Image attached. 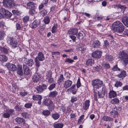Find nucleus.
<instances>
[{
    "mask_svg": "<svg viewBox=\"0 0 128 128\" xmlns=\"http://www.w3.org/2000/svg\"><path fill=\"white\" fill-rule=\"evenodd\" d=\"M112 27V30L117 33H121L124 29V27L122 24L119 21L114 23Z\"/></svg>",
    "mask_w": 128,
    "mask_h": 128,
    "instance_id": "f257e3e1",
    "label": "nucleus"
},
{
    "mask_svg": "<svg viewBox=\"0 0 128 128\" xmlns=\"http://www.w3.org/2000/svg\"><path fill=\"white\" fill-rule=\"evenodd\" d=\"M119 57L124 65H126L127 64H128V54L127 53L125 52L124 51L120 52Z\"/></svg>",
    "mask_w": 128,
    "mask_h": 128,
    "instance_id": "f03ea898",
    "label": "nucleus"
},
{
    "mask_svg": "<svg viewBox=\"0 0 128 128\" xmlns=\"http://www.w3.org/2000/svg\"><path fill=\"white\" fill-rule=\"evenodd\" d=\"M43 104L44 105L48 107L49 108H53L54 106L51 100L49 98H46L43 100Z\"/></svg>",
    "mask_w": 128,
    "mask_h": 128,
    "instance_id": "7ed1b4c3",
    "label": "nucleus"
},
{
    "mask_svg": "<svg viewBox=\"0 0 128 128\" xmlns=\"http://www.w3.org/2000/svg\"><path fill=\"white\" fill-rule=\"evenodd\" d=\"M7 41L8 44L13 48L17 46L18 44L16 39L13 37H9L8 38Z\"/></svg>",
    "mask_w": 128,
    "mask_h": 128,
    "instance_id": "20e7f679",
    "label": "nucleus"
},
{
    "mask_svg": "<svg viewBox=\"0 0 128 128\" xmlns=\"http://www.w3.org/2000/svg\"><path fill=\"white\" fill-rule=\"evenodd\" d=\"M92 85L94 88H99L102 85L103 82L102 81L99 80H95L92 81Z\"/></svg>",
    "mask_w": 128,
    "mask_h": 128,
    "instance_id": "39448f33",
    "label": "nucleus"
},
{
    "mask_svg": "<svg viewBox=\"0 0 128 128\" xmlns=\"http://www.w3.org/2000/svg\"><path fill=\"white\" fill-rule=\"evenodd\" d=\"M14 112V110L12 109H8L6 110L2 116L4 118H8Z\"/></svg>",
    "mask_w": 128,
    "mask_h": 128,
    "instance_id": "423d86ee",
    "label": "nucleus"
},
{
    "mask_svg": "<svg viewBox=\"0 0 128 128\" xmlns=\"http://www.w3.org/2000/svg\"><path fill=\"white\" fill-rule=\"evenodd\" d=\"M47 88L46 85L44 84H42V85H39L37 86L36 89L37 90V93L38 94H41L43 92V91L46 90Z\"/></svg>",
    "mask_w": 128,
    "mask_h": 128,
    "instance_id": "0eeeda50",
    "label": "nucleus"
},
{
    "mask_svg": "<svg viewBox=\"0 0 128 128\" xmlns=\"http://www.w3.org/2000/svg\"><path fill=\"white\" fill-rule=\"evenodd\" d=\"M102 52L100 50H96L92 54V56L96 58H100L102 55Z\"/></svg>",
    "mask_w": 128,
    "mask_h": 128,
    "instance_id": "6e6552de",
    "label": "nucleus"
},
{
    "mask_svg": "<svg viewBox=\"0 0 128 128\" xmlns=\"http://www.w3.org/2000/svg\"><path fill=\"white\" fill-rule=\"evenodd\" d=\"M12 0H3V3L4 6L6 7L11 8L12 6Z\"/></svg>",
    "mask_w": 128,
    "mask_h": 128,
    "instance_id": "1a4fd4ad",
    "label": "nucleus"
},
{
    "mask_svg": "<svg viewBox=\"0 0 128 128\" xmlns=\"http://www.w3.org/2000/svg\"><path fill=\"white\" fill-rule=\"evenodd\" d=\"M40 23V21L39 20H34L30 26V27L32 29L34 28L38 27Z\"/></svg>",
    "mask_w": 128,
    "mask_h": 128,
    "instance_id": "9d476101",
    "label": "nucleus"
},
{
    "mask_svg": "<svg viewBox=\"0 0 128 128\" xmlns=\"http://www.w3.org/2000/svg\"><path fill=\"white\" fill-rule=\"evenodd\" d=\"M0 11L3 14L7 17H10L12 15V14L11 12L4 8H1L0 9Z\"/></svg>",
    "mask_w": 128,
    "mask_h": 128,
    "instance_id": "9b49d317",
    "label": "nucleus"
},
{
    "mask_svg": "<svg viewBox=\"0 0 128 128\" xmlns=\"http://www.w3.org/2000/svg\"><path fill=\"white\" fill-rule=\"evenodd\" d=\"M6 66L7 68L9 70L14 71L16 70L17 68L14 64L10 63H7L6 64Z\"/></svg>",
    "mask_w": 128,
    "mask_h": 128,
    "instance_id": "f8f14e48",
    "label": "nucleus"
},
{
    "mask_svg": "<svg viewBox=\"0 0 128 128\" xmlns=\"http://www.w3.org/2000/svg\"><path fill=\"white\" fill-rule=\"evenodd\" d=\"M32 98L34 100H38V104H41V101L42 98L41 96L40 95H35L33 96Z\"/></svg>",
    "mask_w": 128,
    "mask_h": 128,
    "instance_id": "ddd939ff",
    "label": "nucleus"
},
{
    "mask_svg": "<svg viewBox=\"0 0 128 128\" xmlns=\"http://www.w3.org/2000/svg\"><path fill=\"white\" fill-rule=\"evenodd\" d=\"M17 72L18 74L20 75H22L23 74V71L22 65L18 64L17 65Z\"/></svg>",
    "mask_w": 128,
    "mask_h": 128,
    "instance_id": "4468645a",
    "label": "nucleus"
},
{
    "mask_svg": "<svg viewBox=\"0 0 128 128\" xmlns=\"http://www.w3.org/2000/svg\"><path fill=\"white\" fill-rule=\"evenodd\" d=\"M72 82L71 80H68L65 82L64 86L65 89H67L70 87L72 85Z\"/></svg>",
    "mask_w": 128,
    "mask_h": 128,
    "instance_id": "2eb2a0df",
    "label": "nucleus"
},
{
    "mask_svg": "<svg viewBox=\"0 0 128 128\" xmlns=\"http://www.w3.org/2000/svg\"><path fill=\"white\" fill-rule=\"evenodd\" d=\"M90 105V100H86L83 104V108L84 110H87L88 109Z\"/></svg>",
    "mask_w": 128,
    "mask_h": 128,
    "instance_id": "dca6fc26",
    "label": "nucleus"
},
{
    "mask_svg": "<svg viewBox=\"0 0 128 128\" xmlns=\"http://www.w3.org/2000/svg\"><path fill=\"white\" fill-rule=\"evenodd\" d=\"M105 90L104 88H102V90H100L98 91V98H103L105 96Z\"/></svg>",
    "mask_w": 128,
    "mask_h": 128,
    "instance_id": "f3484780",
    "label": "nucleus"
},
{
    "mask_svg": "<svg viewBox=\"0 0 128 128\" xmlns=\"http://www.w3.org/2000/svg\"><path fill=\"white\" fill-rule=\"evenodd\" d=\"M36 58H37V60L40 61H42L45 59L44 54L41 52H39L38 54V56Z\"/></svg>",
    "mask_w": 128,
    "mask_h": 128,
    "instance_id": "a211bd4d",
    "label": "nucleus"
},
{
    "mask_svg": "<svg viewBox=\"0 0 128 128\" xmlns=\"http://www.w3.org/2000/svg\"><path fill=\"white\" fill-rule=\"evenodd\" d=\"M100 46V43L98 40H95L92 43V46L94 48H99Z\"/></svg>",
    "mask_w": 128,
    "mask_h": 128,
    "instance_id": "6ab92c4d",
    "label": "nucleus"
},
{
    "mask_svg": "<svg viewBox=\"0 0 128 128\" xmlns=\"http://www.w3.org/2000/svg\"><path fill=\"white\" fill-rule=\"evenodd\" d=\"M25 63L26 64L30 66H32L34 64V62L32 59L27 58L25 60Z\"/></svg>",
    "mask_w": 128,
    "mask_h": 128,
    "instance_id": "aec40b11",
    "label": "nucleus"
},
{
    "mask_svg": "<svg viewBox=\"0 0 128 128\" xmlns=\"http://www.w3.org/2000/svg\"><path fill=\"white\" fill-rule=\"evenodd\" d=\"M15 121L17 123L21 125L25 122V121L23 118L18 117L16 118Z\"/></svg>",
    "mask_w": 128,
    "mask_h": 128,
    "instance_id": "412c9836",
    "label": "nucleus"
},
{
    "mask_svg": "<svg viewBox=\"0 0 128 128\" xmlns=\"http://www.w3.org/2000/svg\"><path fill=\"white\" fill-rule=\"evenodd\" d=\"M78 32L77 29L76 28L70 29L68 31L69 34L72 35H76Z\"/></svg>",
    "mask_w": 128,
    "mask_h": 128,
    "instance_id": "4be33fe9",
    "label": "nucleus"
},
{
    "mask_svg": "<svg viewBox=\"0 0 128 128\" xmlns=\"http://www.w3.org/2000/svg\"><path fill=\"white\" fill-rule=\"evenodd\" d=\"M116 92L113 90L110 91L109 93L108 96L110 98H114L116 97Z\"/></svg>",
    "mask_w": 128,
    "mask_h": 128,
    "instance_id": "5701e85b",
    "label": "nucleus"
},
{
    "mask_svg": "<svg viewBox=\"0 0 128 128\" xmlns=\"http://www.w3.org/2000/svg\"><path fill=\"white\" fill-rule=\"evenodd\" d=\"M23 66L24 74L26 75L28 74L30 72V71L28 67L25 64H24Z\"/></svg>",
    "mask_w": 128,
    "mask_h": 128,
    "instance_id": "b1692460",
    "label": "nucleus"
},
{
    "mask_svg": "<svg viewBox=\"0 0 128 128\" xmlns=\"http://www.w3.org/2000/svg\"><path fill=\"white\" fill-rule=\"evenodd\" d=\"M58 94V92L54 90L50 92L49 94V96L50 97L54 98L56 97Z\"/></svg>",
    "mask_w": 128,
    "mask_h": 128,
    "instance_id": "393cba45",
    "label": "nucleus"
},
{
    "mask_svg": "<svg viewBox=\"0 0 128 128\" xmlns=\"http://www.w3.org/2000/svg\"><path fill=\"white\" fill-rule=\"evenodd\" d=\"M114 8H120L121 9L123 10H125L126 8V7L125 5H122L121 4H116L115 5H114Z\"/></svg>",
    "mask_w": 128,
    "mask_h": 128,
    "instance_id": "a878e982",
    "label": "nucleus"
},
{
    "mask_svg": "<svg viewBox=\"0 0 128 128\" xmlns=\"http://www.w3.org/2000/svg\"><path fill=\"white\" fill-rule=\"evenodd\" d=\"M27 8L28 9H31L34 8H36L34 3L32 2H30L27 4Z\"/></svg>",
    "mask_w": 128,
    "mask_h": 128,
    "instance_id": "bb28decb",
    "label": "nucleus"
},
{
    "mask_svg": "<svg viewBox=\"0 0 128 128\" xmlns=\"http://www.w3.org/2000/svg\"><path fill=\"white\" fill-rule=\"evenodd\" d=\"M114 110H113L110 112V114L111 116L114 117L115 116H118V113L117 111L115 110V109L116 110H118L117 108H114Z\"/></svg>",
    "mask_w": 128,
    "mask_h": 128,
    "instance_id": "cd10ccee",
    "label": "nucleus"
},
{
    "mask_svg": "<svg viewBox=\"0 0 128 128\" xmlns=\"http://www.w3.org/2000/svg\"><path fill=\"white\" fill-rule=\"evenodd\" d=\"M126 71L123 70L121 71L120 74L117 75V76L119 78H123L126 77Z\"/></svg>",
    "mask_w": 128,
    "mask_h": 128,
    "instance_id": "c85d7f7f",
    "label": "nucleus"
},
{
    "mask_svg": "<svg viewBox=\"0 0 128 128\" xmlns=\"http://www.w3.org/2000/svg\"><path fill=\"white\" fill-rule=\"evenodd\" d=\"M102 119L104 121H111L113 120L114 119L112 118L107 116H104L102 117Z\"/></svg>",
    "mask_w": 128,
    "mask_h": 128,
    "instance_id": "c756f323",
    "label": "nucleus"
},
{
    "mask_svg": "<svg viewBox=\"0 0 128 128\" xmlns=\"http://www.w3.org/2000/svg\"><path fill=\"white\" fill-rule=\"evenodd\" d=\"M47 78L48 80V82L49 84H52L54 82V79L52 77L51 74L48 75V76Z\"/></svg>",
    "mask_w": 128,
    "mask_h": 128,
    "instance_id": "7c9ffc66",
    "label": "nucleus"
},
{
    "mask_svg": "<svg viewBox=\"0 0 128 128\" xmlns=\"http://www.w3.org/2000/svg\"><path fill=\"white\" fill-rule=\"evenodd\" d=\"M94 61L91 59H89L86 62V64L89 67L94 63Z\"/></svg>",
    "mask_w": 128,
    "mask_h": 128,
    "instance_id": "2f4dec72",
    "label": "nucleus"
},
{
    "mask_svg": "<svg viewBox=\"0 0 128 128\" xmlns=\"http://www.w3.org/2000/svg\"><path fill=\"white\" fill-rule=\"evenodd\" d=\"M43 21L45 24H48L50 22V19L48 16H46L44 18Z\"/></svg>",
    "mask_w": 128,
    "mask_h": 128,
    "instance_id": "473e14b6",
    "label": "nucleus"
},
{
    "mask_svg": "<svg viewBox=\"0 0 128 128\" xmlns=\"http://www.w3.org/2000/svg\"><path fill=\"white\" fill-rule=\"evenodd\" d=\"M40 77L37 74L34 75L33 78V80L34 82H38L40 79Z\"/></svg>",
    "mask_w": 128,
    "mask_h": 128,
    "instance_id": "72a5a7b5",
    "label": "nucleus"
},
{
    "mask_svg": "<svg viewBox=\"0 0 128 128\" xmlns=\"http://www.w3.org/2000/svg\"><path fill=\"white\" fill-rule=\"evenodd\" d=\"M63 126V124L61 123L54 124V128H62Z\"/></svg>",
    "mask_w": 128,
    "mask_h": 128,
    "instance_id": "f704fd0d",
    "label": "nucleus"
},
{
    "mask_svg": "<svg viewBox=\"0 0 128 128\" xmlns=\"http://www.w3.org/2000/svg\"><path fill=\"white\" fill-rule=\"evenodd\" d=\"M8 60V57L4 55H0V60L2 62H5Z\"/></svg>",
    "mask_w": 128,
    "mask_h": 128,
    "instance_id": "c9c22d12",
    "label": "nucleus"
},
{
    "mask_svg": "<svg viewBox=\"0 0 128 128\" xmlns=\"http://www.w3.org/2000/svg\"><path fill=\"white\" fill-rule=\"evenodd\" d=\"M0 51L4 54H6L8 53V50L3 47L0 46Z\"/></svg>",
    "mask_w": 128,
    "mask_h": 128,
    "instance_id": "e433bc0d",
    "label": "nucleus"
},
{
    "mask_svg": "<svg viewBox=\"0 0 128 128\" xmlns=\"http://www.w3.org/2000/svg\"><path fill=\"white\" fill-rule=\"evenodd\" d=\"M120 100L117 98H114L112 100L110 101L111 103L113 104H118Z\"/></svg>",
    "mask_w": 128,
    "mask_h": 128,
    "instance_id": "4c0bfd02",
    "label": "nucleus"
},
{
    "mask_svg": "<svg viewBox=\"0 0 128 128\" xmlns=\"http://www.w3.org/2000/svg\"><path fill=\"white\" fill-rule=\"evenodd\" d=\"M36 7L30 9L29 11V13L30 14L33 16L34 14L36 13Z\"/></svg>",
    "mask_w": 128,
    "mask_h": 128,
    "instance_id": "58836bf2",
    "label": "nucleus"
},
{
    "mask_svg": "<svg viewBox=\"0 0 128 128\" xmlns=\"http://www.w3.org/2000/svg\"><path fill=\"white\" fill-rule=\"evenodd\" d=\"M64 79V78L63 75L62 74H61L57 80L58 83L60 84L62 82H63Z\"/></svg>",
    "mask_w": 128,
    "mask_h": 128,
    "instance_id": "ea45409f",
    "label": "nucleus"
},
{
    "mask_svg": "<svg viewBox=\"0 0 128 128\" xmlns=\"http://www.w3.org/2000/svg\"><path fill=\"white\" fill-rule=\"evenodd\" d=\"M50 111L48 110H45L43 111L42 112L43 114L46 116H48L50 114Z\"/></svg>",
    "mask_w": 128,
    "mask_h": 128,
    "instance_id": "a19ab883",
    "label": "nucleus"
},
{
    "mask_svg": "<svg viewBox=\"0 0 128 128\" xmlns=\"http://www.w3.org/2000/svg\"><path fill=\"white\" fill-rule=\"evenodd\" d=\"M60 115L58 113H54L52 114V117L54 120H56L58 119L60 117Z\"/></svg>",
    "mask_w": 128,
    "mask_h": 128,
    "instance_id": "79ce46f5",
    "label": "nucleus"
},
{
    "mask_svg": "<svg viewBox=\"0 0 128 128\" xmlns=\"http://www.w3.org/2000/svg\"><path fill=\"white\" fill-rule=\"evenodd\" d=\"M122 83L120 81H118L116 82L114 84V86L116 88L121 86L122 85Z\"/></svg>",
    "mask_w": 128,
    "mask_h": 128,
    "instance_id": "37998d69",
    "label": "nucleus"
},
{
    "mask_svg": "<svg viewBox=\"0 0 128 128\" xmlns=\"http://www.w3.org/2000/svg\"><path fill=\"white\" fill-rule=\"evenodd\" d=\"M102 66L107 69H109L110 68L109 64L106 62H103L102 64Z\"/></svg>",
    "mask_w": 128,
    "mask_h": 128,
    "instance_id": "c03bdc74",
    "label": "nucleus"
},
{
    "mask_svg": "<svg viewBox=\"0 0 128 128\" xmlns=\"http://www.w3.org/2000/svg\"><path fill=\"white\" fill-rule=\"evenodd\" d=\"M47 12V11L46 10L44 9L41 11L40 15L42 17H44L46 15Z\"/></svg>",
    "mask_w": 128,
    "mask_h": 128,
    "instance_id": "a18cd8bd",
    "label": "nucleus"
},
{
    "mask_svg": "<svg viewBox=\"0 0 128 128\" xmlns=\"http://www.w3.org/2000/svg\"><path fill=\"white\" fill-rule=\"evenodd\" d=\"M106 59L108 61H112L113 60V56L110 55H107L106 56Z\"/></svg>",
    "mask_w": 128,
    "mask_h": 128,
    "instance_id": "49530a36",
    "label": "nucleus"
},
{
    "mask_svg": "<svg viewBox=\"0 0 128 128\" xmlns=\"http://www.w3.org/2000/svg\"><path fill=\"white\" fill-rule=\"evenodd\" d=\"M123 24L127 27H128V18H126L122 20Z\"/></svg>",
    "mask_w": 128,
    "mask_h": 128,
    "instance_id": "de8ad7c7",
    "label": "nucleus"
},
{
    "mask_svg": "<svg viewBox=\"0 0 128 128\" xmlns=\"http://www.w3.org/2000/svg\"><path fill=\"white\" fill-rule=\"evenodd\" d=\"M112 70L114 71H120V69L118 68L117 64L114 66L112 68Z\"/></svg>",
    "mask_w": 128,
    "mask_h": 128,
    "instance_id": "09e8293b",
    "label": "nucleus"
},
{
    "mask_svg": "<svg viewBox=\"0 0 128 128\" xmlns=\"http://www.w3.org/2000/svg\"><path fill=\"white\" fill-rule=\"evenodd\" d=\"M84 115L83 114L80 116L78 120V124H80L82 122V120L84 118Z\"/></svg>",
    "mask_w": 128,
    "mask_h": 128,
    "instance_id": "8fccbe9b",
    "label": "nucleus"
},
{
    "mask_svg": "<svg viewBox=\"0 0 128 128\" xmlns=\"http://www.w3.org/2000/svg\"><path fill=\"white\" fill-rule=\"evenodd\" d=\"M6 34L4 31H0V40H2Z\"/></svg>",
    "mask_w": 128,
    "mask_h": 128,
    "instance_id": "3c124183",
    "label": "nucleus"
},
{
    "mask_svg": "<svg viewBox=\"0 0 128 128\" xmlns=\"http://www.w3.org/2000/svg\"><path fill=\"white\" fill-rule=\"evenodd\" d=\"M104 47L105 48H107L109 46V43L106 40L104 41Z\"/></svg>",
    "mask_w": 128,
    "mask_h": 128,
    "instance_id": "603ef678",
    "label": "nucleus"
},
{
    "mask_svg": "<svg viewBox=\"0 0 128 128\" xmlns=\"http://www.w3.org/2000/svg\"><path fill=\"white\" fill-rule=\"evenodd\" d=\"M56 86L55 83H53L50 84L48 87V89L50 90H51L54 89Z\"/></svg>",
    "mask_w": 128,
    "mask_h": 128,
    "instance_id": "864d4df0",
    "label": "nucleus"
},
{
    "mask_svg": "<svg viewBox=\"0 0 128 128\" xmlns=\"http://www.w3.org/2000/svg\"><path fill=\"white\" fill-rule=\"evenodd\" d=\"M58 28V26L57 25L54 24L52 27V33L56 32V29Z\"/></svg>",
    "mask_w": 128,
    "mask_h": 128,
    "instance_id": "5fc2aeb1",
    "label": "nucleus"
},
{
    "mask_svg": "<svg viewBox=\"0 0 128 128\" xmlns=\"http://www.w3.org/2000/svg\"><path fill=\"white\" fill-rule=\"evenodd\" d=\"M32 105V102H30L26 103L24 105V107L27 108H31Z\"/></svg>",
    "mask_w": 128,
    "mask_h": 128,
    "instance_id": "6e6d98bb",
    "label": "nucleus"
},
{
    "mask_svg": "<svg viewBox=\"0 0 128 128\" xmlns=\"http://www.w3.org/2000/svg\"><path fill=\"white\" fill-rule=\"evenodd\" d=\"M39 60H37V58H35V62L36 66L38 68L40 66V62Z\"/></svg>",
    "mask_w": 128,
    "mask_h": 128,
    "instance_id": "4d7b16f0",
    "label": "nucleus"
},
{
    "mask_svg": "<svg viewBox=\"0 0 128 128\" xmlns=\"http://www.w3.org/2000/svg\"><path fill=\"white\" fill-rule=\"evenodd\" d=\"M102 68V67L100 66H97L94 67L93 70H94V71H99Z\"/></svg>",
    "mask_w": 128,
    "mask_h": 128,
    "instance_id": "13d9d810",
    "label": "nucleus"
},
{
    "mask_svg": "<svg viewBox=\"0 0 128 128\" xmlns=\"http://www.w3.org/2000/svg\"><path fill=\"white\" fill-rule=\"evenodd\" d=\"M22 115L23 117L25 118H28L29 117V114L26 112H24L22 113Z\"/></svg>",
    "mask_w": 128,
    "mask_h": 128,
    "instance_id": "bf43d9fd",
    "label": "nucleus"
},
{
    "mask_svg": "<svg viewBox=\"0 0 128 128\" xmlns=\"http://www.w3.org/2000/svg\"><path fill=\"white\" fill-rule=\"evenodd\" d=\"M14 108L17 111H19L22 110V108L21 106L18 104L15 106Z\"/></svg>",
    "mask_w": 128,
    "mask_h": 128,
    "instance_id": "052dcab7",
    "label": "nucleus"
},
{
    "mask_svg": "<svg viewBox=\"0 0 128 128\" xmlns=\"http://www.w3.org/2000/svg\"><path fill=\"white\" fill-rule=\"evenodd\" d=\"M83 34L82 33L79 32L77 35V38L80 39H82L84 37Z\"/></svg>",
    "mask_w": 128,
    "mask_h": 128,
    "instance_id": "680f3d73",
    "label": "nucleus"
},
{
    "mask_svg": "<svg viewBox=\"0 0 128 128\" xmlns=\"http://www.w3.org/2000/svg\"><path fill=\"white\" fill-rule=\"evenodd\" d=\"M16 30H20L21 29V26L20 23H16Z\"/></svg>",
    "mask_w": 128,
    "mask_h": 128,
    "instance_id": "e2e57ef3",
    "label": "nucleus"
},
{
    "mask_svg": "<svg viewBox=\"0 0 128 128\" xmlns=\"http://www.w3.org/2000/svg\"><path fill=\"white\" fill-rule=\"evenodd\" d=\"M29 19V18L28 16H25L23 18V22L24 23H26L28 21Z\"/></svg>",
    "mask_w": 128,
    "mask_h": 128,
    "instance_id": "0e129e2a",
    "label": "nucleus"
},
{
    "mask_svg": "<svg viewBox=\"0 0 128 128\" xmlns=\"http://www.w3.org/2000/svg\"><path fill=\"white\" fill-rule=\"evenodd\" d=\"M65 62H68L70 63H71L74 62V61L72 59L69 58H66Z\"/></svg>",
    "mask_w": 128,
    "mask_h": 128,
    "instance_id": "69168bd1",
    "label": "nucleus"
},
{
    "mask_svg": "<svg viewBox=\"0 0 128 128\" xmlns=\"http://www.w3.org/2000/svg\"><path fill=\"white\" fill-rule=\"evenodd\" d=\"M81 84L80 82V78H78L77 80L76 84V86L78 88H79Z\"/></svg>",
    "mask_w": 128,
    "mask_h": 128,
    "instance_id": "338daca9",
    "label": "nucleus"
},
{
    "mask_svg": "<svg viewBox=\"0 0 128 128\" xmlns=\"http://www.w3.org/2000/svg\"><path fill=\"white\" fill-rule=\"evenodd\" d=\"M77 100V98L76 97L73 96L71 97V102H74L76 101Z\"/></svg>",
    "mask_w": 128,
    "mask_h": 128,
    "instance_id": "774afa93",
    "label": "nucleus"
}]
</instances>
